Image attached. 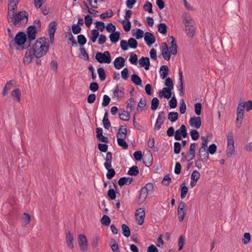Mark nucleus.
Listing matches in <instances>:
<instances>
[{
  "mask_svg": "<svg viewBox=\"0 0 252 252\" xmlns=\"http://www.w3.org/2000/svg\"><path fill=\"white\" fill-rule=\"evenodd\" d=\"M159 100L157 97H154L151 101V109L152 110H156L159 105Z\"/></svg>",
  "mask_w": 252,
  "mask_h": 252,
  "instance_id": "nucleus-42",
  "label": "nucleus"
},
{
  "mask_svg": "<svg viewBox=\"0 0 252 252\" xmlns=\"http://www.w3.org/2000/svg\"><path fill=\"white\" fill-rule=\"evenodd\" d=\"M19 0H8V11L17 10Z\"/></svg>",
  "mask_w": 252,
  "mask_h": 252,
  "instance_id": "nucleus-26",
  "label": "nucleus"
},
{
  "mask_svg": "<svg viewBox=\"0 0 252 252\" xmlns=\"http://www.w3.org/2000/svg\"><path fill=\"white\" fill-rule=\"evenodd\" d=\"M202 105L200 103H196L194 104V109L196 114L198 116L200 115L201 113Z\"/></svg>",
  "mask_w": 252,
  "mask_h": 252,
  "instance_id": "nucleus-56",
  "label": "nucleus"
},
{
  "mask_svg": "<svg viewBox=\"0 0 252 252\" xmlns=\"http://www.w3.org/2000/svg\"><path fill=\"white\" fill-rule=\"evenodd\" d=\"M113 15V11L109 9L106 11L105 12L103 13L100 15V17L101 19H105L107 18H110Z\"/></svg>",
  "mask_w": 252,
  "mask_h": 252,
  "instance_id": "nucleus-49",
  "label": "nucleus"
},
{
  "mask_svg": "<svg viewBox=\"0 0 252 252\" xmlns=\"http://www.w3.org/2000/svg\"><path fill=\"white\" fill-rule=\"evenodd\" d=\"M189 125L197 129L199 128L201 125V120L200 117H191L189 121Z\"/></svg>",
  "mask_w": 252,
  "mask_h": 252,
  "instance_id": "nucleus-15",
  "label": "nucleus"
},
{
  "mask_svg": "<svg viewBox=\"0 0 252 252\" xmlns=\"http://www.w3.org/2000/svg\"><path fill=\"white\" fill-rule=\"evenodd\" d=\"M235 152L234 140L232 131H229L227 135L226 156L231 157Z\"/></svg>",
  "mask_w": 252,
  "mask_h": 252,
  "instance_id": "nucleus-3",
  "label": "nucleus"
},
{
  "mask_svg": "<svg viewBox=\"0 0 252 252\" xmlns=\"http://www.w3.org/2000/svg\"><path fill=\"white\" fill-rule=\"evenodd\" d=\"M145 213L144 209L139 208L135 213V219L136 222L139 225H142L144 221Z\"/></svg>",
  "mask_w": 252,
  "mask_h": 252,
  "instance_id": "nucleus-10",
  "label": "nucleus"
},
{
  "mask_svg": "<svg viewBox=\"0 0 252 252\" xmlns=\"http://www.w3.org/2000/svg\"><path fill=\"white\" fill-rule=\"evenodd\" d=\"M172 90L169 88H163L162 90L158 92L159 97L160 98L164 97L167 99L170 98L172 96Z\"/></svg>",
  "mask_w": 252,
  "mask_h": 252,
  "instance_id": "nucleus-17",
  "label": "nucleus"
},
{
  "mask_svg": "<svg viewBox=\"0 0 252 252\" xmlns=\"http://www.w3.org/2000/svg\"><path fill=\"white\" fill-rule=\"evenodd\" d=\"M146 105V99L143 98H141L138 104V106L137 108V111H141L143 108Z\"/></svg>",
  "mask_w": 252,
  "mask_h": 252,
  "instance_id": "nucleus-40",
  "label": "nucleus"
},
{
  "mask_svg": "<svg viewBox=\"0 0 252 252\" xmlns=\"http://www.w3.org/2000/svg\"><path fill=\"white\" fill-rule=\"evenodd\" d=\"M128 46L132 48L136 49L137 47L138 43L134 38H130L128 40Z\"/></svg>",
  "mask_w": 252,
  "mask_h": 252,
  "instance_id": "nucleus-43",
  "label": "nucleus"
},
{
  "mask_svg": "<svg viewBox=\"0 0 252 252\" xmlns=\"http://www.w3.org/2000/svg\"><path fill=\"white\" fill-rule=\"evenodd\" d=\"M136 101L133 98H130L127 101V109H129L130 111L133 110V106L135 105Z\"/></svg>",
  "mask_w": 252,
  "mask_h": 252,
  "instance_id": "nucleus-38",
  "label": "nucleus"
},
{
  "mask_svg": "<svg viewBox=\"0 0 252 252\" xmlns=\"http://www.w3.org/2000/svg\"><path fill=\"white\" fill-rule=\"evenodd\" d=\"M72 31L74 34H77L80 32L81 28L78 25L76 24H73L72 25Z\"/></svg>",
  "mask_w": 252,
  "mask_h": 252,
  "instance_id": "nucleus-59",
  "label": "nucleus"
},
{
  "mask_svg": "<svg viewBox=\"0 0 252 252\" xmlns=\"http://www.w3.org/2000/svg\"><path fill=\"white\" fill-rule=\"evenodd\" d=\"M201 139H202V142L201 143V146L199 150H207L208 142V138L205 137L204 136H202Z\"/></svg>",
  "mask_w": 252,
  "mask_h": 252,
  "instance_id": "nucleus-48",
  "label": "nucleus"
},
{
  "mask_svg": "<svg viewBox=\"0 0 252 252\" xmlns=\"http://www.w3.org/2000/svg\"><path fill=\"white\" fill-rule=\"evenodd\" d=\"M129 62L131 64H136L137 63V57L135 54L131 53L129 59Z\"/></svg>",
  "mask_w": 252,
  "mask_h": 252,
  "instance_id": "nucleus-57",
  "label": "nucleus"
},
{
  "mask_svg": "<svg viewBox=\"0 0 252 252\" xmlns=\"http://www.w3.org/2000/svg\"><path fill=\"white\" fill-rule=\"evenodd\" d=\"M165 119V113L164 111H161L158 113L156 124L154 126V130L158 131L159 130L161 126L164 123Z\"/></svg>",
  "mask_w": 252,
  "mask_h": 252,
  "instance_id": "nucleus-9",
  "label": "nucleus"
},
{
  "mask_svg": "<svg viewBox=\"0 0 252 252\" xmlns=\"http://www.w3.org/2000/svg\"><path fill=\"white\" fill-rule=\"evenodd\" d=\"M119 117L122 120L128 121L130 119V114L127 111L124 110L121 113H120Z\"/></svg>",
  "mask_w": 252,
  "mask_h": 252,
  "instance_id": "nucleus-33",
  "label": "nucleus"
},
{
  "mask_svg": "<svg viewBox=\"0 0 252 252\" xmlns=\"http://www.w3.org/2000/svg\"><path fill=\"white\" fill-rule=\"evenodd\" d=\"M7 21L9 24L16 27L26 24L28 21V14L25 11L17 13V10L8 11Z\"/></svg>",
  "mask_w": 252,
  "mask_h": 252,
  "instance_id": "nucleus-1",
  "label": "nucleus"
},
{
  "mask_svg": "<svg viewBox=\"0 0 252 252\" xmlns=\"http://www.w3.org/2000/svg\"><path fill=\"white\" fill-rule=\"evenodd\" d=\"M77 40L81 46L84 45L87 42V39L83 34H79L77 36Z\"/></svg>",
  "mask_w": 252,
  "mask_h": 252,
  "instance_id": "nucleus-46",
  "label": "nucleus"
},
{
  "mask_svg": "<svg viewBox=\"0 0 252 252\" xmlns=\"http://www.w3.org/2000/svg\"><path fill=\"white\" fill-rule=\"evenodd\" d=\"M181 145L179 142H175L174 143V152L175 154H178L181 151Z\"/></svg>",
  "mask_w": 252,
  "mask_h": 252,
  "instance_id": "nucleus-55",
  "label": "nucleus"
},
{
  "mask_svg": "<svg viewBox=\"0 0 252 252\" xmlns=\"http://www.w3.org/2000/svg\"><path fill=\"white\" fill-rule=\"evenodd\" d=\"M132 178L130 177H123L121 178L118 181V184L120 186L122 187L124 185H129L132 182Z\"/></svg>",
  "mask_w": 252,
  "mask_h": 252,
  "instance_id": "nucleus-25",
  "label": "nucleus"
},
{
  "mask_svg": "<svg viewBox=\"0 0 252 252\" xmlns=\"http://www.w3.org/2000/svg\"><path fill=\"white\" fill-rule=\"evenodd\" d=\"M165 85L167 87H166L167 88H169L172 90L173 89V83L171 78L169 77L167 78L165 80Z\"/></svg>",
  "mask_w": 252,
  "mask_h": 252,
  "instance_id": "nucleus-63",
  "label": "nucleus"
},
{
  "mask_svg": "<svg viewBox=\"0 0 252 252\" xmlns=\"http://www.w3.org/2000/svg\"><path fill=\"white\" fill-rule=\"evenodd\" d=\"M170 39L171 41L170 42L171 46L169 47L170 52L172 55H176L177 53V45L175 39L173 36H171Z\"/></svg>",
  "mask_w": 252,
  "mask_h": 252,
  "instance_id": "nucleus-22",
  "label": "nucleus"
},
{
  "mask_svg": "<svg viewBox=\"0 0 252 252\" xmlns=\"http://www.w3.org/2000/svg\"><path fill=\"white\" fill-rule=\"evenodd\" d=\"M27 40L26 34L23 32H18L10 43V46L13 44H16L18 45L24 44Z\"/></svg>",
  "mask_w": 252,
  "mask_h": 252,
  "instance_id": "nucleus-6",
  "label": "nucleus"
},
{
  "mask_svg": "<svg viewBox=\"0 0 252 252\" xmlns=\"http://www.w3.org/2000/svg\"><path fill=\"white\" fill-rule=\"evenodd\" d=\"M131 79L132 82L135 85L142 87V80L138 75L136 74H132Z\"/></svg>",
  "mask_w": 252,
  "mask_h": 252,
  "instance_id": "nucleus-30",
  "label": "nucleus"
},
{
  "mask_svg": "<svg viewBox=\"0 0 252 252\" xmlns=\"http://www.w3.org/2000/svg\"><path fill=\"white\" fill-rule=\"evenodd\" d=\"M197 146V144L195 143H191L189 150V156L191 157L192 158H195V149Z\"/></svg>",
  "mask_w": 252,
  "mask_h": 252,
  "instance_id": "nucleus-34",
  "label": "nucleus"
},
{
  "mask_svg": "<svg viewBox=\"0 0 252 252\" xmlns=\"http://www.w3.org/2000/svg\"><path fill=\"white\" fill-rule=\"evenodd\" d=\"M100 221L102 225L108 226L110 223L111 220L108 216L104 215L101 218Z\"/></svg>",
  "mask_w": 252,
  "mask_h": 252,
  "instance_id": "nucleus-41",
  "label": "nucleus"
},
{
  "mask_svg": "<svg viewBox=\"0 0 252 252\" xmlns=\"http://www.w3.org/2000/svg\"><path fill=\"white\" fill-rule=\"evenodd\" d=\"M190 136L192 140H196L199 138V134L197 130L193 129L191 130L190 132Z\"/></svg>",
  "mask_w": 252,
  "mask_h": 252,
  "instance_id": "nucleus-54",
  "label": "nucleus"
},
{
  "mask_svg": "<svg viewBox=\"0 0 252 252\" xmlns=\"http://www.w3.org/2000/svg\"><path fill=\"white\" fill-rule=\"evenodd\" d=\"M97 73L99 78L101 81H104L106 79V75L104 70L102 67L97 69Z\"/></svg>",
  "mask_w": 252,
  "mask_h": 252,
  "instance_id": "nucleus-45",
  "label": "nucleus"
},
{
  "mask_svg": "<svg viewBox=\"0 0 252 252\" xmlns=\"http://www.w3.org/2000/svg\"><path fill=\"white\" fill-rule=\"evenodd\" d=\"M125 59L122 57L116 58L114 60L113 63L114 67L117 69H120L125 65Z\"/></svg>",
  "mask_w": 252,
  "mask_h": 252,
  "instance_id": "nucleus-18",
  "label": "nucleus"
},
{
  "mask_svg": "<svg viewBox=\"0 0 252 252\" xmlns=\"http://www.w3.org/2000/svg\"><path fill=\"white\" fill-rule=\"evenodd\" d=\"M169 68L166 65H161L160 68L159 73L160 78L162 79H165L168 74Z\"/></svg>",
  "mask_w": 252,
  "mask_h": 252,
  "instance_id": "nucleus-24",
  "label": "nucleus"
},
{
  "mask_svg": "<svg viewBox=\"0 0 252 252\" xmlns=\"http://www.w3.org/2000/svg\"><path fill=\"white\" fill-rule=\"evenodd\" d=\"M198 157L200 160H201L203 162H205L208 160L209 158L208 152L207 151V150H199Z\"/></svg>",
  "mask_w": 252,
  "mask_h": 252,
  "instance_id": "nucleus-23",
  "label": "nucleus"
},
{
  "mask_svg": "<svg viewBox=\"0 0 252 252\" xmlns=\"http://www.w3.org/2000/svg\"><path fill=\"white\" fill-rule=\"evenodd\" d=\"M178 118V113L177 112H171L168 114V119L172 122H175Z\"/></svg>",
  "mask_w": 252,
  "mask_h": 252,
  "instance_id": "nucleus-47",
  "label": "nucleus"
},
{
  "mask_svg": "<svg viewBox=\"0 0 252 252\" xmlns=\"http://www.w3.org/2000/svg\"><path fill=\"white\" fill-rule=\"evenodd\" d=\"M188 136V132L186 127L184 125H181L180 128L175 132L174 138L179 141L182 139V136L186 138Z\"/></svg>",
  "mask_w": 252,
  "mask_h": 252,
  "instance_id": "nucleus-8",
  "label": "nucleus"
},
{
  "mask_svg": "<svg viewBox=\"0 0 252 252\" xmlns=\"http://www.w3.org/2000/svg\"><path fill=\"white\" fill-rule=\"evenodd\" d=\"M99 36V32L97 30L93 29L91 31L90 39L92 42L94 43Z\"/></svg>",
  "mask_w": 252,
  "mask_h": 252,
  "instance_id": "nucleus-36",
  "label": "nucleus"
},
{
  "mask_svg": "<svg viewBox=\"0 0 252 252\" xmlns=\"http://www.w3.org/2000/svg\"><path fill=\"white\" fill-rule=\"evenodd\" d=\"M158 31L163 34L167 32V26L164 23H160L158 26Z\"/></svg>",
  "mask_w": 252,
  "mask_h": 252,
  "instance_id": "nucleus-44",
  "label": "nucleus"
},
{
  "mask_svg": "<svg viewBox=\"0 0 252 252\" xmlns=\"http://www.w3.org/2000/svg\"><path fill=\"white\" fill-rule=\"evenodd\" d=\"M56 30V23L55 22H51L48 25V32L50 41L52 43L54 41V35Z\"/></svg>",
  "mask_w": 252,
  "mask_h": 252,
  "instance_id": "nucleus-14",
  "label": "nucleus"
},
{
  "mask_svg": "<svg viewBox=\"0 0 252 252\" xmlns=\"http://www.w3.org/2000/svg\"><path fill=\"white\" fill-rule=\"evenodd\" d=\"M122 230L123 234L126 237H128L130 235V231L127 225L123 224L122 225Z\"/></svg>",
  "mask_w": 252,
  "mask_h": 252,
  "instance_id": "nucleus-35",
  "label": "nucleus"
},
{
  "mask_svg": "<svg viewBox=\"0 0 252 252\" xmlns=\"http://www.w3.org/2000/svg\"><path fill=\"white\" fill-rule=\"evenodd\" d=\"M138 173L139 170L136 166H133L130 167L127 172V174L131 176H136Z\"/></svg>",
  "mask_w": 252,
  "mask_h": 252,
  "instance_id": "nucleus-37",
  "label": "nucleus"
},
{
  "mask_svg": "<svg viewBox=\"0 0 252 252\" xmlns=\"http://www.w3.org/2000/svg\"><path fill=\"white\" fill-rule=\"evenodd\" d=\"M110 98L106 94H105L103 96V101L102 102V106L103 107L107 106L110 103Z\"/></svg>",
  "mask_w": 252,
  "mask_h": 252,
  "instance_id": "nucleus-61",
  "label": "nucleus"
},
{
  "mask_svg": "<svg viewBox=\"0 0 252 252\" xmlns=\"http://www.w3.org/2000/svg\"><path fill=\"white\" fill-rule=\"evenodd\" d=\"M160 47L163 58L164 60L169 61L170 59V54L171 53L169 51V48L167 44L165 42H162Z\"/></svg>",
  "mask_w": 252,
  "mask_h": 252,
  "instance_id": "nucleus-12",
  "label": "nucleus"
},
{
  "mask_svg": "<svg viewBox=\"0 0 252 252\" xmlns=\"http://www.w3.org/2000/svg\"><path fill=\"white\" fill-rule=\"evenodd\" d=\"M243 104L244 106V108H246V111H249L252 109V101L248 100L243 102Z\"/></svg>",
  "mask_w": 252,
  "mask_h": 252,
  "instance_id": "nucleus-64",
  "label": "nucleus"
},
{
  "mask_svg": "<svg viewBox=\"0 0 252 252\" xmlns=\"http://www.w3.org/2000/svg\"><path fill=\"white\" fill-rule=\"evenodd\" d=\"M156 40L155 37L152 33L146 32L145 33L144 40L148 46L150 47L155 43Z\"/></svg>",
  "mask_w": 252,
  "mask_h": 252,
  "instance_id": "nucleus-16",
  "label": "nucleus"
},
{
  "mask_svg": "<svg viewBox=\"0 0 252 252\" xmlns=\"http://www.w3.org/2000/svg\"><path fill=\"white\" fill-rule=\"evenodd\" d=\"M84 20L86 26L87 27H90L93 22L92 17L89 15H87L85 16Z\"/></svg>",
  "mask_w": 252,
  "mask_h": 252,
  "instance_id": "nucleus-58",
  "label": "nucleus"
},
{
  "mask_svg": "<svg viewBox=\"0 0 252 252\" xmlns=\"http://www.w3.org/2000/svg\"><path fill=\"white\" fill-rule=\"evenodd\" d=\"M120 32H112L109 35V38L111 42L112 43H116L119 41L120 38Z\"/></svg>",
  "mask_w": 252,
  "mask_h": 252,
  "instance_id": "nucleus-27",
  "label": "nucleus"
},
{
  "mask_svg": "<svg viewBox=\"0 0 252 252\" xmlns=\"http://www.w3.org/2000/svg\"><path fill=\"white\" fill-rule=\"evenodd\" d=\"M127 129L126 127H123V126H121L118 130V133H117L116 136L117 138H126V136Z\"/></svg>",
  "mask_w": 252,
  "mask_h": 252,
  "instance_id": "nucleus-28",
  "label": "nucleus"
},
{
  "mask_svg": "<svg viewBox=\"0 0 252 252\" xmlns=\"http://www.w3.org/2000/svg\"><path fill=\"white\" fill-rule=\"evenodd\" d=\"M139 63L141 67H144L146 70H148L150 65V59L148 57H142L139 59Z\"/></svg>",
  "mask_w": 252,
  "mask_h": 252,
  "instance_id": "nucleus-19",
  "label": "nucleus"
},
{
  "mask_svg": "<svg viewBox=\"0 0 252 252\" xmlns=\"http://www.w3.org/2000/svg\"><path fill=\"white\" fill-rule=\"evenodd\" d=\"M125 95V89L123 86L117 85L113 91V98L120 100Z\"/></svg>",
  "mask_w": 252,
  "mask_h": 252,
  "instance_id": "nucleus-7",
  "label": "nucleus"
},
{
  "mask_svg": "<svg viewBox=\"0 0 252 252\" xmlns=\"http://www.w3.org/2000/svg\"><path fill=\"white\" fill-rule=\"evenodd\" d=\"M186 32L188 35L189 37H192L194 34V28L189 26H186Z\"/></svg>",
  "mask_w": 252,
  "mask_h": 252,
  "instance_id": "nucleus-51",
  "label": "nucleus"
},
{
  "mask_svg": "<svg viewBox=\"0 0 252 252\" xmlns=\"http://www.w3.org/2000/svg\"><path fill=\"white\" fill-rule=\"evenodd\" d=\"M23 223L25 225L29 224L31 221V217L29 214L24 213L22 216Z\"/></svg>",
  "mask_w": 252,
  "mask_h": 252,
  "instance_id": "nucleus-50",
  "label": "nucleus"
},
{
  "mask_svg": "<svg viewBox=\"0 0 252 252\" xmlns=\"http://www.w3.org/2000/svg\"><path fill=\"white\" fill-rule=\"evenodd\" d=\"M185 206V203L184 202H181L178 205V217L180 222H182L185 218V213L184 209Z\"/></svg>",
  "mask_w": 252,
  "mask_h": 252,
  "instance_id": "nucleus-13",
  "label": "nucleus"
},
{
  "mask_svg": "<svg viewBox=\"0 0 252 252\" xmlns=\"http://www.w3.org/2000/svg\"><path fill=\"white\" fill-rule=\"evenodd\" d=\"M12 96L16 100L19 102L21 99V93L19 89H16L11 92Z\"/></svg>",
  "mask_w": 252,
  "mask_h": 252,
  "instance_id": "nucleus-31",
  "label": "nucleus"
},
{
  "mask_svg": "<svg viewBox=\"0 0 252 252\" xmlns=\"http://www.w3.org/2000/svg\"><path fill=\"white\" fill-rule=\"evenodd\" d=\"M49 44L45 37L38 38L31 47L33 55L37 59H39L46 55L49 50Z\"/></svg>",
  "mask_w": 252,
  "mask_h": 252,
  "instance_id": "nucleus-2",
  "label": "nucleus"
},
{
  "mask_svg": "<svg viewBox=\"0 0 252 252\" xmlns=\"http://www.w3.org/2000/svg\"><path fill=\"white\" fill-rule=\"evenodd\" d=\"M217 148V146L215 144L210 145L208 149V153L214 155L216 152Z\"/></svg>",
  "mask_w": 252,
  "mask_h": 252,
  "instance_id": "nucleus-62",
  "label": "nucleus"
},
{
  "mask_svg": "<svg viewBox=\"0 0 252 252\" xmlns=\"http://www.w3.org/2000/svg\"><path fill=\"white\" fill-rule=\"evenodd\" d=\"M251 240V235L249 233H245L243 239V243L245 245L248 244Z\"/></svg>",
  "mask_w": 252,
  "mask_h": 252,
  "instance_id": "nucleus-60",
  "label": "nucleus"
},
{
  "mask_svg": "<svg viewBox=\"0 0 252 252\" xmlns=\"http://www.w3.org/2000/svg\"><path fill=\"white\" fill-rule=\"evenodd\" d=\"M200 177V174L197 170H194L191 174L190 179L192 180L197 181Z\"/></svg>",
  "mask_w": 252,
  "mask_h": 252,
  "instance_id": "nucleus-53",
  "label": "nucleus"
},
{
  "mask_svg": "<svg viewBox=\"0 0 252 252\" xmlns=\"http://www.w3.org/2000/svg\"><path fill=\"white\" fill-rule=\"evenodd\" d=\"M78 244L80 249L83 252H86L88 249V242L84 235H80L78 237Z\"/></svg>",
  "mask_w": 252,
  "mask_h": 252,
  "instance_id": "nucleus-11",
  "label": "nucleus"
},
{
  "mask_svg": "<svg viewBox=\"0 0 252 252\" xmlns=\"http://www.w3.org/2000/svg\"><path fill=\"white\" fill-rule=\"evenodd\" d=\"M73 238L70 232H68L66 235V242L67 246L70 249L74 247L73 243Z\"/></svg>",
  "mask_w": 252,
  "mask_h": 252,
  "instance_id": "nucleus-29",
  "label": "nucleus"
},
{
  "mask_svg": "<svg viewBox=\"0 0 252 252\" xmlns=\"http://www.w3.org/2000/svg\"><path fill=\"white\" fill-rule=\"evenodd\" d=\"M143 8L145 11H148L150 13H153L152 4L149 1H147L143 6Z\"/></svg>",
  "mask_w": 252,
  "mask_h": 252,
  "instance_id": "nucleus-52",
  "label": "nucleus"
},
{
  "mask_svg": "<svg viewBox=\"0 0 252 252\" xmlns=\"http://www.w3.org/2000/svg\"><path fill=\"white\" fill-rule=\"evenodd\" d=\"M181 198L184 199L185 198L188 192V188L186 185L185 182H183L181 185Z\"/></svg>",
  "mask_w": 252,
  "mask_h": 252,
  "instance_id": "nucleus-32",
  "label": "nucleus"
},
{
  "mask_svg": "<svg viewBox=\"0 0 252 252\" xmlns=\"http://www.w3.org/2000/svg\"><path fill=\"white\" fill-rule=\"evenodd\" d=\"M125 138H117L118 144L119 146L122 147L124 149H127L128 148V144L125 141Z\"/></svg>",
  "mask_w": 252,
  "mask_h": 252,
  "instance_id": "nucleus-39",
  "label": "nucleus"
},
{
  "mask_svg": "<svg viewBox=\"0 0 252 252\" xmlns=\"http://www.w3.org/2000/svg\"><path fill=\"white\" fill-rule=\"evenodd\" d=\"M33 56L34 55H33L32 51L31 48L27 50L25 53V55L24 58V63H30L32 62Z\"/></svg>",
  "mask_w": 252,
  "mask_h": 252,
  "instance_id": "nucleus-21",
  "label": "nucleus"
},
{
  "mask_svg": "<svg viewBox=\"0 0 252 252\" xmlns=\"http://www.w3.org/2000/svg\"><path fill=\"white\" fill-rule=\"evenodd\" d=\"M95 58L100 63H110L111 62V56L108 51H105L103 53H97Z\"/></svg>",
  "mask_w": 252,
  "mask_h": 252,
  "instance_id": "nucleus-5",
  "label": "nucleus"
},
{
  "mask_svg": "<svg viewBox=\"0 0 252 252\" xmlns=\"http://www.w3.org/2000/svg\"><path fill=\"white\" fill-rule=\"evenodd\" d=\"M28 37L29 40L31 41L35 38V27L34 26H31L28 28Z\"/></svg>",
  "mask_w": 252,
  "mask_h": 252,
  "instance_id": "nucleus-20",
  "label": "nucleus"
},
{
  "mask_svg": "<svg viewBox=\"0 0 252 252\" xmlns=\"http://www.w3.org/2000/svg\"><path fill=\"white\" fill-rule=\"evenodd\" d=\"M154 191V185L149 183L147 184L145 186L141 189L140 195L139 197V201L143 203L146 199L149 194H152Z\"/></svg>",
  "mask_w": 252,
  "mask_h": 252,
  "instance_id": "nucleus-4",
  "label": "nucleus"
}]
</instances>
